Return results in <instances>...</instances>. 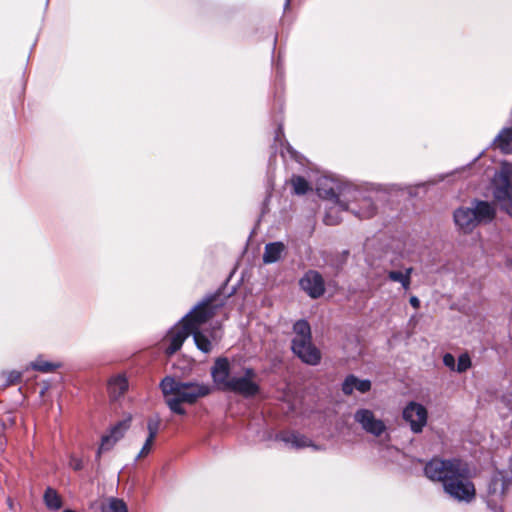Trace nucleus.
Returning a JSON list of instances; mask_svg holds the SVG:
<instances>
[{"mask_svg":"<svg viewBox=\"0 0 512 512\" xmlns=\"http://www.w3.org/2000/svg\"><path fill=\"white\" fill-rule=\"evenodd\" d=\"M411 306L415 309L420 307V300L416 296H412L409 300Z\"/></svg>","mask_w":512,"mask_h":512,"instance_id":"473e14b6","label":"nucleus"},{"mask_svg":"<svg viewBox=\"0 0 512 512\" xmlns=\"http://www.w3.org/2000/svg\"><path fill=\"white\" fill-rule=\"evenodd\" d=\"M317 190L320 197L334 200L342 210L350 211L360 219L372 218L376 213V206L369 193L351 185L345 186L339 194L333 188Z\"/></svg>","mask_w":512,"mask_h":512,"instance_id":"20e7f679","label":"nucleus"},{"mask_svg":"<svg viewBox=\"0 0 512 512\" xmlns=\"http://www.w3.org/2000/svg\"><path fill=\"white\" fill-rule=\"evenodd\" d=\"M217 297L218 295H212L206 298L187 314L181 322L191 331L200 330L203 324L215 316L217 308L223 305V303L214 304Z\"/></svg>","mask_w":512,"mask_h":512,"instance_id":"6e6552de","label":"nucleus"},{"mask_svg":"<svg viewBox=\"0 0 512 512\" xmlns=\"http://www.w3.org/2000/svg\"><path fill=\"white\" fill-rule=\"evenodd\" d=\"M494 143L505 154L512 153V128H503Z\"/></svg>","mask_w":512,"mask_h":512,"instance_id":"6ab92c4d","label":"nucleus"},{"mask_svg":"<svg viewBox=\"0 0 512 512\" xmlns=\"http://www.w3.org/2000/svg\"><path fill=\"white\" fill-rule=\"evenodd\" d=\"M291 185L293 187V192L296 195H304L310 190L308 181L299 175L292 176Z\"/></svg>","mask_w":512,"mask_h":512,"instance_id":"b1692460","label":"nucleus"},{"mask_svg":"<svg viewBox=\"0 0 512 512\" xmlns=\"http://www.w3.org/2000/svg\"><path fill=\"white\" fill-rule=\"evenodd\" d=\"M293 331V352L306 364L315 366L320 363L321 353L312 343L311 328L306 320H298Z\"/></svg>","mask_w":512,"mask_h":512,"instance_id":"423d86ee","label":"nucleus"},{"mask_svg":"<svg viewBox=\"0 0 512 512\" xmlns=\"http://www.w3.org/2000/svg\"><path fill=\"white\" fill-rule=\"evenodd\" d=\"M428 413L426 408L417 402H410L403 410V418L409 423L414 433L422 432L427 423Z\"/></svg>","mask_w":512,"mask_h":512,"instance_id":"1a4fd4ad","label":"nucleus"},{"mask_svg":"<svg viewBox=\"0 0 512 512\" xmlns=\"http://www.w3.org/2000/svg\"><path fill=\"white\" fill-rule=\"evenodd\" d=\"M32 367L37 371L48 373L54 371L59 365L44 360H36L33 362Z\"/></svg>","mask_w":512,"mask_h":512,"instance_id":"a878e982","label":"nucleus"},{"mask_svg":"<svg viewBox=\"0 0 512 512\" xmlns=\"http://www.w3.org/2000/svg\"><path fill=\"white\" fill-rule=\"evenodd\" d=\"M413 272L412 267L406 268L404 271H389L387 276L388 279L393 282H399L404 290H408L411 285V274Z\"/></svg>","mask_w":512,"mask_h":512,"instance_id":"aec40b11","label":"nucleus"},{"mask_svg":"<svg viewBox=\"0 0 512 512\" xmlns=\"http://www.w3.org/2000/svg\"><path fill=\"white\" fill-rule=\"evenodd\" d=\"M471 367V359L468 353H463L459 356L456 371L459 373H463L467 371Z\"/></svg>","mask_w":512,"mask_h":512,"instance_id":"bb28decb","label":"nucleus"},{"mask_svg":"<svg viewBox=\"0 0 512 512\" xmlns=\"http://www.w3.org/2000/svg\"><path fill=\"white\" fill-rule=\"evenodd\" d=\"M161 424L160 417L156 415L155 417H151L147 421V430H148V437L155 439L157 436V433L159 431V427Z\"/></svg>","mask_w":512,"mask_h":512,"instance_id":"393cba45","label":"nucleus"},{"mask_svg":"<svg viewBox=\"0 0 512 512\" xmlns=\"http://www.w3.org/2000/svg\"><path fill=\"white\" fill-rule=\"evenodd\" d=\"M509 483V479L504 475L503 472L495 471L488 483V495L491 497L501 498L505 494Z\"/></svg>","mask_w":512,"mask_h":512,"instance_id":"4468645a","label":"nucleus"},{"mask_svg":"<svg viewBox=\"0 0 512 512\" xmlns=\"http://www.w3.org/2000/svg\"><path fill=\"white\" fill-rule=\"evenodd\" d=\"M129 426L130 419L120 421L111 428L108 434L103 435L97 456L100 457L103 451L110 450L115 445V443L124 436L125 432L129 429Z\"/></svg>","mask_w":512,"mask_h":512,"instance_id":"ddd939ff","label":"nucleus"},{"mask_svg":"<svg viewBox=\"0 0 512 512\" xmlns=\"http://www.w3.org/2000/svg\"><path fill=\"white\" fill-rule=\"evenodd\" d=\"M509 264H510V266H511V268H512V259L510 260Z\"/></svg>","mask_w":512,"mask_h":512,"instance_id":"f704fd0d","label":"nucleus"},{"mask_svg":"<svg viewBox=\"0 0 512 512\" xmlns=\"http://www.w3.org/2000/svg\"><path fill=\"white\" fill-rule=\"evenodd\" d=\"M155 439L153 438H149L147 437L142 449L140 450L137 458H142V457H145L149 454L151 448H152V445H153V442H154Z\"/></svg>","mask_w":512,"mask_h":512,"instance_id":"cd10ccee","label":"nucleus"},{"mask_svg":"<svg viewBox=\"0 0 512 512\" xmlns=\"http://www.w3.org/2000/svg\"><path fill=\"white\" fill-rule=\"evenodd\" d=\"M21 373L18 372V371H12L8 374V378H7V384L8 385H12V384H16L20 381L21 379Z\"/></svg>","mask_w":512,"mask_h":512,"instance_id":"7c9ffc66","label":"nucleus"},{"mask_svg":"<svg viewBox=\"0 0 512 512\" xmlns=\"http://www.w3.org/2000/svg\"><path fill=\"white\" fill-rule=\"evenodd\" d=\"M43 501L46 507L51 511H57L61 509L63 505L61 496L51 487L46 488L43 495Z\"/></svg>","mask_w":512,"mask_h":512,"instance_id":"412c9836","label":"nucleus"},{"mask_svg":"<svg viewBox=\"0 0 512 512\" xmlns=\"http://www.w3.org/2000/svg\"><path fill=\"white\" fill-rule=\"evenodd\" d=\"M191 335H193L194 342L199 350L204 353H209L212 350L210 340L201 332V330L191 331Z\"/></svg>","mask_w":512,"mask_h":512,"instance_id":"5701e85b","label":"nucleus"},{"mask_svg":"<svg viewBox=\"0 0 512 512\" xmlns=\"http://www.w3.org/2000/svg\"><path fill=\"white\" fill-rule=\"evenodd\" d=\"M493 196L500 203L501 209L512 217V164L501 165L494 178Z\"/></svg>","mask_w":512,"mask_h":512,"instance_id":"0eeeda50","label":"nucleus"},{"mask_svg":"<svg viewBox=\"0 0 512 512\" xmlns=\"http://www.w3.org/2000/svg\"><path fill=\"white\" fill-rule=\"evenodd\" d=\"M443 363L446 367H448L449 369H451L453 371L456 369L455 358L451 353L444 354Z\"/></svg>","mask_w":512,"mask_h":512,"instance_id":"c756f323","label":"nucleus"},{"mask_svg":"<svg viewBox=\"0 0 512 512\" xmlns=\"http://www.w3.org/2000/svg\"><path fill=\"white\" fill-rule=\"evenodd\" d=\"M101 512H128V509L123 500L111 497L101 505Z\"/></svg>","mask_w":512,"mask_h":512,"instance_id":"4be33fe9","label":"nucleus"},{"mask_svg":"<svg viewBox=\"0 0 512 512\" xmlns=\"http://www.w3.org/2000/svg\"><path fill=\"white\" fill-rule=\"evenodd\" d=\"M211 377L218 389L232 392L244 398H253L261 388L257 381V373L251 367H244L242 375L231 376V365L226 357H219L211 367Z\"/></svg>","mask_w":512,"mask_h":512,"instance_id":"f03ea898","label":"nucleus"},{"mask_svg":"<svg viewBox=\"0 0 512 512\" xmlns=\"http://www.w3.org/2000/svg\"><path fill=\"white\" fill-rule=\"evenodd\" d=\"M301 289L312 299H318L325 293V282L322 275L315 270L307 271L299 280Z\"/></svg>","mask_w":512,"mask_h":512,"instance_id":"9b49d317","label":"nucleus"},{"mask_svg":"<svg viewBox=\"0 0 512 512\" xmlns=\"http://www.w3.org/2000/svg\"><path fill=\"white\" fill-rule=\"evenodd\" d=\"M424 473L432 481L441 482L445 493L454 500L469 503L475 499L476 489L468 465L463 461L434 458L425 465Z\"/></svg>","mask_w":512,"mask_h":512,"instance_id":"f257e3e1","label":"nucleus"},{"mask_svg":"<svg viewBox=\"0 0 512 512\" xmlns=\"http://www.w3.org/2000/svg\"><path fill=\"white\" fill-rule=\"evenodd\" d=\"M324 222L327 225H336V224H338L339 221L337 219H334L329 213H327L324 218Z\"/></svg>","mask_w":512,"mask_h":512,"instance_id":"2f4dec72","label":"nucleus"},{"mask_svg":"<svg viewBox=\"0 0 512 512\" xmlns=\"http://www.w3.org/2000/svg\"><path fill=\"white\" fill-rule=\"evenodd\" d=\"M69 466L75 471H80L84 467L82 459L76 456L70 457Z\"/></svg>","mask_w":512,"mask_h":512,"instance_id":"c85d7f7f","label":"nucleus"},{"mask_svg":"<svg viewBox=\"0 0 512 512\" xmlns=\"http://www.w3.org/2000/svg\"><path fill=\"white\" fill-rule=\"evenodd\" d=\"M284 250L285 246L282 242L268 243L265 246L263 262L267 264L277 262L281 258Z\"/></svg>","mask_w":512,"mask_h":512,"instance_id":"a211bd4d","label":"nucleus"},{"mask_svg":"<svg viewBox=\"0 0 512 512\" xmlns=\"http://www.w3.org/2000/svg\"><path fill=\"white\" fill-rule=\"evenodd\" d=\"M354 420L365 432L375 437H379L386 430L384 422L381 419H377L369 409L357 410L354 414Z\"/></svg>","mask_w":512,"mask_h":512,"instance_id":"9d476101","label":"nucleus"},{"mask_svg":"<svg viewBox=\"0 0 512 512\" xmlns=\"http://www.w3.org/2000/svg\"><path fill=\"white\" fill-rule=\"evenodd\" d=\"M277 439L299 449L311 446V441L304 435L298 432H281L277 435Z\"/></svg>","mask_w":512,"mask_h":512,"instance_id":"dca6fc26","label":"nucleus"},{"mask_svg":"<svg viewBox=\"0 0 512 512\" xmlns=\"http://www.w3.org/2000/svg\"><path fill=\"white\" fill-rule=\"evenodd\" d=\"M290 2H291V0H286V1H285V8H288V7H289Z\"/></svg>","mask_w":512,"mask_h":512,"instance_id":"72a5a7b5","label":"nucleus"},{"mask_svg":"<svg viewBox=\"0 0 512 512\" xmlns=\"http://www.w3.org/2000/svg\"><path fill=\"white\" fill-rule=\"evenodd\" d=\"M371 389V381L368 379H359L355 375H348L342 383V392L345 395H351L354 390L360 393H366Z\"/></svg>","mask_w":512,"mask_h":512,"instance_id":"2eb2a0df","label":"nucleus"},{"mask_svg":"<svg viewBox=\"0 0 512 512\" xmlns=\"http://www.w3.org/2000/svg\"><path fill=\"white\" fill-rule=\"evenodd\" d=\"M472 207H459L453 213V219L458 229L471 233L478 225L492 222L496 216L494 204L483 200H473Z\"/></svg>","mask_w":512,"mask_h":512,"instance_id":"39448f33","label":"nucleus"},{"mask_svg":"<svg viewBox=\"0 0 512 512\" xmlns=\"http://www.w3.org/2000/svg\"><path fill=\"white\" fill-rule=\"evenodd\" d=\"M169 409L178 415H185L182 403L194 404L198 399L209 395L212 388L209 384L199 382H183L174 377H165L160 383Z\"/></svg>","mask_w":512,"mask_h":512,"instance_id":"7ed1b4c3","label":"nucleus"},{"mask_svg":"<svg viewBox=\"0 0 512 512\" xmlns=\"http://www.w3.org/2000/svg\"><path fill=\"white\" fill-rule=\"evenodd\" d=\"M128 390V380L123 375L112 377L108 382V391L113 399L121 397Z\"/></svg>","mask_w":512,"mask_h":512,"instance_id":"f3484780","label":"nucleus"},{"mask_svg":"<svg viewBox=\"0 0 512 512\" xmlns=\"http://www.w3.org/2000/svg\"><path fill=\"white\" fill-rule=\"evenodd\" d=\"M191 335V330L188 329L182 322L171 328L165 338V342L168 343L165 348V353L168 356L176 353L183 345L184 341Z\"/></svg>","mask_w":512,"mask_h":512,"instance_id":"f8f14e48","label":"nucleus"}]
</instances>
